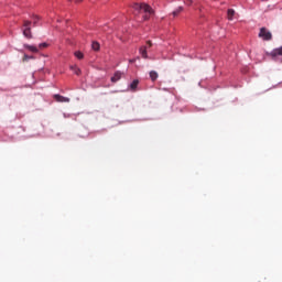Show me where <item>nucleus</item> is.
I'll return each instance as SVG.
<instances>
[{
  "instance_id": "f3484780",
  "label": "nucleus",
  "mask_w": 282,
  "mask_h": 282,
  "mask_svg": "<svg viewBox=\"0 0 282 282\" xmlns=\"http://www.w3.org/2000/svg\"><path fill=\"white\" fill-rule=\"evenodd\" d=\"M70 3H83V0H68Z\"/></svg>"
},
{
  "instance_id": "9b49d317",
  "label": "nucleus",
  "mask_w": 282,
  "mask_h": 282,
  "mask_svg": "<svg viewBox=\"0 0 282 282\" xmlns=\"http://www.w3.org/2000/svg\"><path fill=\"white\" fill-rule=\"evenodd\" d=\"M91 50H94V52H99L100 51V43L93 42Z\"/></svg>"
},
{
  "instance_id": "4468645a",
  "label": "nucleus",
  "mask_w": 282,
  "mask_h": 282,
  "mask_svg": "<svg viewBox=\"0 0 282 282\" xmlns=\"http://www.w3.org/2000/svg\"><path fill=\"white\" fill-rule=\"evenodd\" d=\"M70 69H73V72H75L76 76H80V68H78L76 66H72Z\"/></svg>"
},
{
  "instance_id": "4be33fe9",
  "label": "nucleus",
  "mask_w": 282,
  "mask_h": 282,
  "mask_svg": "<svg viewBox=\"0 0 282 282\" xmlns=\"http://www.w3.org/2000/svg\"><path fill=\"white\" fill-rule=\"evenodd\" d=\"M182 10H184V8L180 7L176 11L180 13Z\"/></svg>"
},
{
  "instance_id": "1a4fd4ad",
  "label": "nucleus",
  "mask_w": 282,
  "mask_h": 282,
  "mask_svg": "<svg viewBox=\"0 0 282 282\" xmlns=\"http://www.w3.org/2000/svg\"><path fill=\"white\" fill-rule=\"evenodd\" d=\"M150 78H151L152 83H155V80H158V78H159L158 72L151 70L150 72Z\"/></svg>"
},
{
  "instance_id": "aec40b11",
  "label": "nucleus",
  "mask_w": 282,
  "mask_h": 282,
  "mask_svg": "<svg viewBox=\"0 0 282 282\" xmlns=\"http://www.w3.org/2000/svg\"><path fill=\"white\" fill-rule=\"evenodd\" d=\"M34 19H35V20H34V22H33V23H34V25H36V22L39 21V17H37V15H35V17H34Z\"/></svg>"
},
{
  "instance_id": "6e6552de",
  "label": "nucleus",
  "mask_w": 282,
  "mask_h": 282,
  "mask_svg": "<svg viewBox=\"0 0 282 282\" xmlns=\"http://www.w3.org/2000/svg\"><path fill=\"white\" fill-rule=\"evenodd\" d=\"M142 58H149V54L147 53V46H141L139 50Z\"/></svg>"
},
{
  "instance_id": "2eb2a0df",
  "label": "nucleus",
  "mask_w": 282,
  "mask_h": 282,
  "mask_svg": "<svg viewBox=\"0 0 282 282\" xmlns=\"http://www.w3.org/2000/svg\"><path fill=\"white\" fill-rule=\"evenodd\" d=\"M32 58H34V56L24 55L22 61H23V63H28V61H30Z\"/></svg>"
},
{
  "instance_id": "dca6fc26",
  "label": "nucleus",
  "mask_w": 282,
  "mask_h": 282,
  "mask_svg": "<svg viewBox=\"0 0 282 282\" xmlns=\"http://www.w3.org/2000/svg\"><path fill=\"white\" fill-rule=\"evenodd\" d=\"M48 46V44L47 43H41L40 45H39V47H40V50H43V48H45V47H47Z\"/></svg>"
},
{
  "instance_id": "0eeeda50",
  "label": "nucleus",
  "mask_w": 282,
  "mask_h": 282,
  "mask_svg": "<svg viewBox=\"0 0 282 282\" xmlns=\"http://www.w3.org/2000/svg\"><path fill=\"white\" fill-rule=\"evenodd\" d=\"M25 50L33 52L34 54L39 53V48L36 46H32L30 44H24Z\"/></svg>"
},
{
  "instance_id": "5701e85b",
  "label": "nucleus",
  "mask_w": 282,
  "mask_h": 282,
  "mask_svg": "<svg viewBox=\"0 0 282 282\" xmlns=\"http://www.w3.org/2000/svg\"><path fill=\"white\" fill-rule=\"evenodd\" d=\"M130 63H135V59H130Z\"/></svg>"
},
{
  "instance_id": "39448f33",
  "label": "nucleus",
  "mask_w": 282,
  "mask_h": 282,
  "mask_svg": "<svg viewBox=\"0 0 282 282\" xmlns=\"http://www.w3.org/2000/svg\"><path fill=\"white\" fill-rule=\"evenodd\" d=\"M53 98L56 100V102H69V98L61 95H54Z\"/></svg>"
},
{
  "instance_id": "7ed1b4c3",
  "label": "nucleus",
  "mask_w": 282,
  "mask_h": 282,
  "mask_svg": "<svg viewBox=\"0 0 282 282\" xmlns=\"http://www.w3.org/2000/svg\"><path fill=\"white\" fill-rule=\"evenodd\" d=\"M258 36L262 39V41H272V33L265 28L260 29Z\"/></svg>"
},
{
  "instance_id": "f03ea898",
  "label": "nucleus",
  "mask_w": 282,
  "mask_h": 282,
  "mask_svg": "<svg viewBox=\"0 0 282 282\" xmlns=\"http://www.w3.org/2000/svg\"><path fill=\"white\" fill-rule=\"evenodd\" d=\"M30 25H32V22L25 20L23 23V36H25V39H32V28H30Z\"/></svg>"
},
{
  "instance_id": "a211bd4d",
  "label": "nucleus",
  "mask_w": 282,
  "mask_h": 282,
  "mask_svg": "<svg viewBox=\"0 0 282 282\" xmlns=\"http://www.w3.org/2000/svg\"><path fill=\"white\" fill-rule=\"evenodd\" d=\"M185 6H193V0H185Z\"/></svg>"
},
{
  "instance_id": "6ab92c4d",
  "label": "nucleus",
  "mask_w": 282,
  "mask_h": 282,
  "mask_svg": "<svg viewBox=\"0 0 282 282\" xmlns=\"http://www.w3.org/2000/svg\"><path fill=\"white\" fill-rule=\"evenodd\" d=\"M147 45H148L147 48H148V47H153V43H152L151 41H148V42H147Z\"/></svg>"
},
{
  "instance_id": "9d476101",
  "label": "nucleus",
  "mask_w": 282,
  "mask_h": 282,
  "mask_svg": "<svg viewBox=\"0 0 282 282\" xmlns=\"http://www.w3.org/2000/svg\"><path fill=\"white\" fill-rule=\"evenodd\" d=\"M138 85H140V80L134 79L131 84H130V89L132 91H135V89H138Z\"/></svg>"
},
{
  "instance_id": "ddd939ff",
  "label": "nucleus",
  "mask_w": 282,
  "mask_h": 282,
  "mask_svg": "<svg viewBox=\"0 0 282 282\" xmlns=\"http://www.w3.org/2000/svg\"><path fill=\"white\" fill-rule=\"evenodd\" d=\"M227 17H228L229 21H232V18L235 17V11L232 9H229L227 11Z\"/></svg>"
},
{
  "instance_id": "f257e3e1",
  "label": "nucleus",
  "mask_w": 282,
  "mask_h": 282,
  "mask_svg": "<svg viewBox=\"0 0 282 282\" xmlns=\"http://www.w3.org/2000/svg\"><path fill=\"white\" fill-rule=\"evenodd\" d=\"M133 10H137L138 12H144L143 19L144 21H149L153 14H155V11L151 6L147 3H133L132 4Z\"/></svg>"
},
{
  "instance_id": "f8f14e48",
  "label": "nucleus",
  "mask_w": 282,
  "mask_h": 282,
  "mask_svg": "<svg viewBox=\"0 0 282 282\" xmlns=\"http://www.w3.org/2000/svg\"><path fill=\"white\" fill-rule=\"evenodd\" d=\"M74 56H76V58H78L79 61H83V58H85V55L80 51H76L74 53Z\"/></svg>"
},
{
  "instance_id": "412c9836",
  "label": "nucleus",
  "mask_w": 282,
  "mask_h": 282,
  "mask_svg": "<svg viewBox=\"0 0 282 282\" xmlns=\"http://www.w3.org/2000/svg\"><path fill=\"white\" fill-rule=\"evenodd\" d=\"M177 14H180V11L176 10L173 12V17H177Z\"/></svg>"
},
{
  "instance_id": "423d86ee",
  "label": "nucleus",
  "mask_w": 282,
  "mask_h": 282,
  "mask_svg": "<svg viewBox=\"0 0 282 282\" xmlns=\"http://www.w3.org/2000/svg\"><path fill=\"white\" fill-rule=\"evenodd\" d=\"M120 78H122V73H120L119 70H117L115 73V75L111 77V83H118V80H120Z\"/></svg>"
},
{
  "instance_id": "20e7f679",
  "label": "nucleus",
  "mask_w": 282,
  "mask_h": 282,
  "mask_svg": "<svg viewBox=\"0 0 282 282\" xmlns=\"http://www.w3.org/2000/svg\"><path fill=\"white\" fill-rule=\"evenodd\" d=\"M270 56L272 57L273 61H276V63H282V46L279 48H274L270 53Z\"/></svg>"
}]
</instances>
